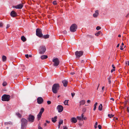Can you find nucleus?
<instances>
[{"instance_id":"nucleus-16","label":"nucleus","mask_w":129,"mask_h":129,"mask_svg":"<svg viewBox=\"0 0 129 129\" xmlns=\"http://www.w3.org/2000/svg\"><path fill=\"white\" fill-rule=\"evenodd\" d=\"M57 118V116H55L54 118L53 117L51 118V120L53 123H55L57 121L56 119Z\"/></svg>"},{"instance_id":"nucleus-44","label":"nucleus","mask_w":129,"mask_h":129,"mask_svg":"<svg viewBox=\"0 0 129 129\" xmlns=\"http://www.w3.org/2000/svg\"><path fill=\"white\" fill-rule=\"evenodd\" d=\"M3 25V24L2 22L0 23V27H2Z\"/></svg>"},{"instance_id":"nucleus-30","label":"nucleus","mask_w":129,"mask_h":129,"mask_svg":"<svg viewBox=\"0 0 129 129\" xmlns=\"http://www.w3.org/2000/svg\"><path fill=\"white\" fill-rule=\"evenodd\" d=\"M16 114L20 118L21 117V115L19 113H16Z\"/></svg>"},{"instance_id":"nucleus-49","label":"nucleus","mask_w":129,"mask_h":129,"mask_svg":"<svg viewBox=\"0 0 129 129\" xmlns=\"http://www.w3.org/2000/svg\"><path fill=\"white\" fill-rule=\"evenodd\" d=\"M87 119V118L86 117H84L83 118H82V120H86Z\"/></svg>"},{"instance_id":"nucleus-2","label":"nucleus","mask_w":129,"mask_h":129,"mask_svg":"<svg viewBox=\"0 0 129 129\" xmlns=\"http://www.w3.org/2000/svg\"><path fill=\"white\" fill-rule=\"evenodd\" d=\"M59 88V85L58 84H53L52 89L53 92L54 93H57Z\"/></svg>"},{"instance_id":"nucleus-5","label":"nucleus","mask_w":129,"mask_h":129,"mask_svg":"<svg viewBox=\"0 0 129 129\" xmlns=\"http://www.w3.org/2000/svg\"><path fill=\"white\" fill-rule=\"evenodd\" d=\"M46 50V47L45 46H40L39 50V52L40 54H44Z\"/></svg>"},{"instance_id":"nucleus-63","label":"nucleus","mask_w":129,"mask_h":129,"mask_svg":"<svg viewBox=\"0 0 129 129\" xmlns=\"http://www.w3.org/2000/svg\"><path fill=\"white\" fill-rule=\"evenodd\" d=\"M29 55L28 54H26L25 55V56H29Z\"/></svg>"},{"instance_id":"nucleus-3","label":"nucleus","mask_w":129,"mask_h":129,"mask_svg":"<svg viewBox=\"0 0 129 129\" xmlns=\"http://www.w3.org/2000/svg\"><path fill=\"white\" fill-rule=\"evenodd\" d=\"M10 99V96L8 94H4L2 97V100L3 101H8Z\"/></svg>"},{"instance_id":"nucleus-15","label":"nucleus","mask_w":129,"mask_h":129,"mask_svg":"<svg viewBox=\"0 0 129 129\" xmlns=\"http://www.w3.org/2000/svg\"><path fill=\"white\" fill-rule=\"evenodd\" d=\"M77 121V119L75 117H72L71 119V122H72L76 123Z\"/></svg>"},{"instance_id":"nucleus-54","label":"nucleus","mask_w":129,"mask_h":129,"mask_svg":"<svg viewBox=\"0 0 129 129\" xmlns=\"http://www.w3.org/2000/svg\"><path fill=\"white\" fill-rule=\"evenodd\" d=\"M75 74V73L74 72H72L70 74L71 75H73L74 74Z\"/></svg>"},{"instance_id":"nucleus-56","label":"nucleus","mask_w":129,"mask_h":129,"mask_svg":"<svg viewBox=\"0 0 129 129\" xmlns=\"http://www.w3.org/2000/svg\"><path fill=\"white\" fill-rule=\"evenodd\" d=\"M112 67L113 69H115V67H114V65L113 64L112 65Z\"/></svg>"},{"instance_id":"nucleus-10","label":"nucleus","mask_w":129,"mask_h":129,"mask_svg":"<svg viewBox=\"0 0 129 129\" xmlns=\"http://www.w3.org/2000/svg\"><path fill=\"white\" fill-rule=\"evenodd\" d=\"M37 102L38 104H41L43 103L44 100L42 97H39L37 99Z\"/></svg>"},{"instance_id":"nucleus-7","label":"nucleus","mask_w":129,"mask_h":129,"mask_svg":"<svg viewBox=\"0 0 129 129\" xmlns=\"http://www.w3.org/2000/svg\"><path fill=\"white\" fill-rule=\"evenodd\" d=\"M36 35L39 37H41L43 36L41 30L39 28H37L36 30Z\"/></svg>"},{"instance_id":"nucleus-47","label":"nucleus","mask_w":129,"mask_h":129,"mask_svg":"<svg viewBox=\"0 0 129 129\" xmlns=\"http://www.w3.org/2000/svg\"><path fill=\"white\" fill-rule=\"evenodd\" d=\"M63 129H68V127L66 126H63Z\"/></svg>"},{"instance_id":"nucleus-35","label":"nucleus","mask_w":129,"mask_h":129,"mask_svg":"<svg viewBox=\"0 0 129 129\" xmlns=\"http://www.w3.org/2000/svg\"><path fill=\"white\" fill-rule=\"evenodd\" d=\"M7 84V83L5 81L3 83V85L4 86H6Z\"/></svg>"},{"instance_id":"nucleus-8","label":"nucleus","mask_w":129,"mask_h":129,"mask_svg":"<svg viewBox=\"0 0 129 129\" xmlns=\"http://www.w3.org/2000/svg\"><path fill=\"white\" fill-rule=\"evenodd\" d=\"M35 118V117L34 116L30 114L29 115L27 119L29 122H32L34 121Z\"/></svg>"},{"instance_id":"nucleus-40","label":"nucleus","mask_w":129,"mask_h":129,"mask_svg":"<svg viewBox=\"0 0 129 129\" xmlns=\"http://www.w3.org/2000/svg\"><path fill=\"white\" fill-rule=\"evenodd\" d=\"M125 64H128V65L129 66V60L128 61H125Z\"/></svg>"},{"instance_id":"nucleus-58","label":"nucleus","mask_w":129,"mask_h":129,"mask_svg":"<svg viewBox=\"0 0 129 129\" xmlns=\"http://www.w3.org/2000/svg\"><path fill=\"white\" fill-rule=\"evenodd\" d=\"M47 123H45L44 124V126H47Z\"/></svg>"},{"instance_id":"nucleus-59","label":"nucleus","mask_w":129,"mask_h":129,"mask_svg":"<svg viewBox=\"0 0 129 129\" xmlns=\"http://www.w3.org/2000/svg\"><path fill=\"white\" fill-rule=\"evenodd\" d=\"M110 100H112L113 101H114V99L113 98H111L110 99Z\"/></svg>"},{"instance_id":"nucleus-11","label":"nucleus","mask_w":129,"mask_h":129,"mask_svg":"<svg viewBox=\"0 0 129 129\" xmlns=\"http://www.w3.org/2000/svg\"><path fill=\"white\" fill-rule=\"evenodd\" d=\"M57 108L59 112H61L63 110V106L61 105H58L57 106Z\"/></svg>"},{"instance_id":"nucleus-14","label":"nucleus","mask_w":129,"mask_h":129,"mask_svg":"<svg viewBox=\"0 0 129 129\" xmlns=\"http://www.w3.org/2000/svg\"><path fill=\"white\" fill-rule=\"evenodd\" d=\"M62 83L63 84V85L64 87H66L67 86L68 81L66 80H63L62 81Z\"/></svg>"},{"instance_id":"nucleus-53","label":"nucleus","mask_w":129,"mask_h":129,"mask_svg":"<svg viewBox=\"0 0 129 129\" xmlns=\"http://www.w3.org/2000/svg\"><path fill=\"white\" fill-rule=\"evenodd\" d=\"M115 71V69H112L111 70V72L112 73L114 71Z\"/></svg>"},{"instance_id":"nucleus-27","label":"nucleus","mask_w":129,"mask_h":129,"mask_svg":"<svg viewBox=\"0 0 129 129\" xmlns=\"http://www.w3.org/2000/svg\"><path fill=\"white\" fill-rule=\"evenodd\" d=\"M111 78V77L110 76L108 78V83L109 84H110L111 83V81L110 80V79Z\"/></svg>"},{"instance_id":"nucleus-24","label":"nucleus","mask_w":129,"mask_h":129,"mask_svg":"<svg viewBox=\"0 0 129 129\" xmlns=\"http://www.w3.org/2000/svg\"><path fill=\"white\" fill-rule=\"evenodd\" d=\"M97 104L98 103L97 102L95 103L94 104V108L93 109L94 111H95L96 110Z\"/></svg>"},{"instance_id":"nucleus-46","label":"nucleus","mask_w":129,"mask_h":129,"mask_svg":"<svg viewBox=\"0 0 129 129\" xmlns=\"http://www.w3.org/2000/svg\"><path fill=\"white\" fill-rule=\"evenodd\" d=\"M13 57H10L9 59L13 61V59H14Z\"/></svg>"},{"instance_id":"nucleus-37","label":"nucleus","mask_w":129,"mask_h":129,"mask_svg":"<svg viewBox=\"0 0 129 129\" xmlns=\"http://www.w3.org/2000/svg\"><path fill=\"white\" fill-rule=\"evenodd\" d=\"M101 29V27H100L99 26H97L96 28V29L97 30H100Z\"/></svg>"},{"instance_id":"nucleus-36","label":"nucleus","mask_w":129,"mask_h":129,"mask_svg":"<svg viewBox=\"0 0 129 129\" xmlns=\"http://www.w3.org/2000/svg\"><path fill=\"white\" fill-rule=\"evenodd\" d=\"M48 57H40V58L41 59H46L48 58Z\"/></svg>"},{"instance_id":"nucleus-45","label":"nucleus","mask_w":129,"mask_h":129,"mask_svg":"<svg viewBox=\"0 0 129 129\" xmlns=\"http://www.w3.org/2000/svg\"><path fill=\"white\" fill-rule=\"evenodd\" d=\"M47 103L49 105L51 103V102L49 101H47Z\"/></svg>"},{"instance_id":"nucleus-61","label":"nucleus","mask_w":129,"mask_h":129,"mask_svg":"<svg viewBox=\"0 0 129 129\" xmlns=\"http://www.w3.org/2000/svg\"><path fill=\"white\" fill-rule=\"evenodd\" d=\"M119 46V44H118L117 45V46H116V47L117 48H118Z\"/></svg>"},{"instance_id":"nucleus-55","label":"nucleus","mask_w":129,"mask_h":129,"mask_svg":"<svg viewBox=\"0 0 129 129\" xmlns=\"http://www.w3.org/2000/svg\"><path fill=\"white\" fill-rule=\"evenodd\" d=\"M90 101L89 100H88L87 101V103H90Z\"/></svg>"},{"instance_id":"nucleus-1","label":"nucleus","mask_w":129,"mask_h":129,"mask_svg":"<svg viewBox=\"0 0 129 129\" xmlns=\"http://www.w3.org/2000/svg\"><path fill=\"white\" fill-rule=\"evenodd\" d=\"M21 129H26L27 124L28 121L24 118L21 119Z\"/></svg>"},{"instance_id":"nucleus-38","label":"nucleus","mask_w":129,"mask_h":129,"mask_svg":"<svg viewBox=\"0 0 129 129\" xmlns=\"http://www.w3.org/2000/svg\"><path fill=\"white\" fill-rule=\"evenodd\" d=\"M52 3L54 5H56L57 4V2L56 1H53V2Z\"/></svg>"},{"instance_id":"nucleus-20","label":"nucleus","mask_w":129,"mask_h":129,"mask_svg":"<svg viewBox=\"0 0 129 129\" xmlns=\"http://www.w3.org/2000/svg\"><path fill=\"white\" fill-rule=\"evenodd\" d=\"M102 104H101L99 107L98 109L100 111H101L102 110Z\"/></svg>"},{"instance_id":"nucleus-57","label":"nucleus","mask_w":129,"mask_h":129,"mask_svg":"<svg viewBox=\"0 0 129 129\" xmlns=\"http://www.w3.org/2000/svg\"><path fill=\"white\" fill-rule=\"evenodd\" d=\"M84 115H83V114H82L81 115V117L82 118L84 117Z\"/></svg>"},{"instance_id":"nucleus-29","label":"nucleus","mask_w":129,"mask_h":129,"mask_svg":"<svg viewBox=\"0 0 129 129\" xmlns=\"http://www.w3.org/2000/svg\"><path fill=\"white\" fill-rule=\"evenodd\" d=\"M101 33V31H99L98 33L95 34V35L96 36H98Z\"/></svg>"},{"instance_id":"nucleus-41","label":"nucleus","mask_w":129,"mask_h":129,"mask_svg":"<svg viewBox=\"0 0 129 129\" xmlns=\"http://www.w3.org/2000/svg\"><path fill=\"white\" fill-rule=\"evenodd\" d=\"M98 127L99 128V129H101L102 128V126H101V125L99 124V125L98 126Z\"/></svg>"},{"instance_id":"nucleus-64","label":"nucleus","mask_w":129,"mask_h":129,"mask_svg":"<svg viewBox=\"0 0 129 129\" xmlns=\"http://www.w3.org/2000/svg\"><path fill=\"white\" fill-rule=\"evenodd\" d=\"M61 124H59L58 125V128H59L60 127V125Z\"/></svg>"},{"instance_id":"nucleus-23","label":"nucleus","mask_w":129,"mask_h":129,"mask_svg":"<svg viewBox=\"0 0 129 129\" xmlns=\"http://www.w3.org/2000/svg\"><path fill=\"white\" fill-rule=\"evenodd\" d=\"M42 114L40 113H39V114H38L37 116L38 117V120H40V118H41V116H42Z\"/></svg>"},{"instance_id":"nucleus-4","label":"nucleus","mask_w":129,"mask_h":129,"mask_svg":"<svg viewBox=\"0 0 129 129\" xmlns=\"http://www.w3.org/2000/svg\"><path fill=\"white\" fill-rule=\"evenodd\" d=\"M52 61L53 63V65L54 66L57 67L59 65L60 61L58 58H53Z\"/></svg>"},{"instance_id":"nucleus-6","label":"nucleus","mask_w":129,"mask_h":129,"mask_svg":"<svg viewBox=\"0 0 129 129\" xmlns=\"http://www.w3.org/2000/svg\"><path fill=\"white\" fill-rule=\"evenodd\" d=\"M77 28V25L76 24H73L70 26V30L71 32H74L76 31Z\"/></svg>"},{"instance_id":"nucleus-9","label":"nucleus","mask_w":129,"mask_h":129,"mask_svg":"<svg viewBox=\"0 0 129 129\" xmlns=\"http://www.w3.org/2000/svg\"><path fill=\"white\" fill-rule=\"evenodd\" d=\"M83 53L82 51H77L75 52V55L76 56H82Z\"/></svg>"},{"instance_id":"nucleus-43","label":"nucleus","mask_w":129,"mask_h":129,"mask_svg":"<svg viewBox=\"0 0 129 129\" xmlns=\"http://www.w3.org/2000/svg\"><path fill=\"white\" fill-rule=\"evenodd\" d=\"M85 61H86V62H87V60H86V59L85 60H81V63H84L85 62Z\"/></svg>"},{"instance_id":"nucleus-62","label":"nucleus","mask_w":129,"mask_h":129,"mask_svg":"<svg viewBox=\"0 0 129 129\" xmlns=\"http://www.w3.org/2000/svg\"><path fill=\"white\" fill-rule=\"evenodd\" d=\"M98 125V122H96L95 124V125Z\"/></svg>"},{"instance_id":"nucleus-50","label":"nucleus","mask_w":129,"mask_h":129,"mask_svg":"<svg viewBox=\"0 0 129 129\" xmlns=\"http://www.w3.org/2000/svg\"><path fill=\"white\" fill-rule=\"evenodd\" d=\"M46 123H47L48 124H49L50 123V121H49L46 120Z\"/></svg>"},{"instance_id":"nucleus-12","label":"nucleus","mask_w":129,"mask_h":129,"mask_svg":"<svg viewBox=\"0 0 129 129\" xmlns=\"http://www.w3.org/2000/svg\"><path fill=\"white\" fill-rule=\"evenodd\" d=\"M23 6V5L22 4H18L16 6H14L13 8H15L17 9H21L22 8Z\"/></svg>"},{"instance_id":"nucleus-25","label":"nucleus","mask_w":129,"mask_h":129,"mask_svg":"<svg viewBox=\"0 0 129 129\" xmlns=\"http://www.w3.org/2000/svg\"><path fill=\"white\" fill-rule=\"evenodd\" d=\"M69 100H66L64 101L63 102L65 105H68V102Z\"/></svg>"},{"instance_id":"nucleus-21","label":"nucleus","mask_w":129,"mask_h":129,"mask_svg":"<svg viewBox=\"0 0 129 129\" xmlns=\"http://www.w3.org/2000/svg\"><path fill=\"white\" fill-rule=\"evenodd\" d=\"M49 35H46L42 36L43 38L45 39H47L49 38Z\"/></svg>"},{"instance_id":"nucleus-22","label":"nucleus","mask_w":129,"mask_h":129,"mask_svg":"<svg viewBox=\"0 0 129 129\" xmlns=\"http://www.w3.org/2000/svg\"><path fill=\"white\" fill-rule=\"evenodd\" d=\"M44 108H42L40 109L39 113L42 114V113L44 112Z\"/></svg>"},{"instance_id":"nucleus-18","label":"nucleus","mask_w":129,"mask_h":129,"mask_svg":"<svg viewBox=\"0 0 129 129\" xmlns=\"http://www.w3.org/2000/svg\"><path fill=\"white\" fill-rule=\"evenodd\" d=\"M85 103V101L84 100H82L80 102V105H84Z\"/></svg>"},{"instance_id":"nucleus-31","label":"nucleus","mask_w":129,"mask_h":129,"mask_svg":"<svg viewBox=\"0 0 129 129\" xmlns=\"http://www.w3.org/2000/svg\"><path fill=\"white\" fill-rule=\"evenodd\" d=\"M108 116L109 117L111 118L112 117H113L114 116V115L112 114H109L108 115Z\"/></svg>"},{"instance_id":"nucleus-39","label":"nucleus","mask_w":129,"mask_h":129,"mask_svg":"<svg viewBox=\"0 0 129 129\" xmlns=\"http://www.w3.org/2000/svg\"><path fill=\"white\" fill-rule=\"evenodd\" d=\"M86 109L85 108H83L82 110V111L84 112H85L86 111Z\"/></svg>"},{"instance_id":"nucleus-52","label":"nucleus","mask_w":129,"mask_h":129,"mask_svg":"<svg viewBox=\"0 0 129 129\" xmlns=\"http://www.w3.org/2000/svg\"><path fill=\"white\" fill-rule=\"evenodd\" d=\"M63 33L64 34H67V32L66 31V30H64V31H63Z\"/></svg>"},{"instance_id":"nucleus-26","label":"nucleus","mask_w":129,"mask_h":129,"mask_svg":"<svg viewBox=\"0 0 129 129\" xmlns=\"http://www.w3.org/2000/svg\"><path fill=\"white\" fill-rule=\"evenodd\" d=\"M7 60V57H2V60L3 62Z\"/></svg>"},{"instance_id":"nucleus-60","label":"nucleus","mask_w":129,"mask_h":129,"mask_svg":"<svg viewBox=\"0 0 129 129\" xmlns=\"http://www.w3.org/2000/svg\"><path fill=\"white\" fill-rule=\"evenodd\" d=\"M38 129H42V128L41 126L38 127Z\"/></svg>"},{"instance_id":"nucleus-17","label":"nucleus","mask_w":129,"mask_h":129,"mask_svg":"<svg viewBox=\"0 0 129 129\" xmlns=\"http://www.w3.org/2000/svg\"><path fill=\"white\" fill-rule=\"evenodd\" d=\"M99 15L98 11L96 10L95 11V13L93 14V16L94 17H96Z\"/></svg>"},{"instance_id":"nucleus-33","label":"nucleus","mask_w":129,"mask_h":129,"mask_svg":"<svg viewBox=\"0 0 129 129\" xmlns=\"http://www.w3.org/2000/svg\"><path fill=\"white\" fill-rule=\"evenodd\" d=\"M21 66V68H22L23 70H24L25 68V66L23 64H22Z\"/></svg>"},{"instance_id":"nucleus-13","label":"nucleus","mask_w":129,"mask_h":129,"mask_svg":"<svg viewBox=\"0 0 129 129\" xmlns=\"http://www.w3.org/2000/svg\"><path fill=\"white\" fill-rule=\"evenodd\" d=\"M10 15L11 16L13 17H15L17 15L16 13L14 11H12L11 12Z\"/></svg>"},{"instance_id":"nucleus-28","label":"nucleus","mask_w":129,"mask_h":129,"mask_svg":"<svg viewBox=\"0 0 129 129\" xmlns=\"http://www.w3.org/2000/svg\"><path fill=\"white\" fill-rule=\"evenodd\" d=\"M4 124L5 125H7L8 124H12V122L10 121L7 122H5Z\"/></svg>"},{"instance_id":"nucleus-48","label":"nucleus","mask_w":129,"mask_h":129,"mask_svg":"<svg viewBox=\"0 0 129 129\" xmlns=\"http://www.w3.org/2000/svg\"><path fill=\"white\" fill-rule=\"evenodd\" d=\"M10 26V25L9 24H7L6 27V28L7 29L9 28Z\"/></svg>"},{"instance_id":"nucleus-42","label":"nucleus","mask_w":129,"mask_h":129,"mask_svg":"<svg viewBox=\"0 0 129 129\" xmlns=\"http://www.w3.org/2000/svg\"><path fill=\"white\" fill-rule=\"evenodd\" d=\"M71 94L72 96L73 97L74 96V95L75 94V93L74 92L72 93H71Z\"/></svg>"},{"instance_id":"nucleus-19","label":"nucleus","mask_w":129,"mask_h":129,"mask_svg":"<svg viewBox=\"0 0 129 129\" xmlns=\"http://www.w3.org/2000/svg\"><path fill=\"white\" fill-rule=\"evenodd\" d=\"M21 39L23 42L26 41V40L25 37L24 36H22L21 37Z\"/></svg>"},{"instance_id":"nucleus-34","label":"nucleus","mask_w":129,"mask_h":129,"mask_svg":"<svg viewBox=\"0 0 129 129\" xmlns=\"http://www.w3.org/2000/svg\"><path fill=\"white\" fill-rule=\"evenodd\" d=\"M77 118L78 120H82V118L81 117V116H77Z\"/></svg>"},{"instance_id":"nucleus-32","label":"nucleus","mask_w":129,"mask_h":129,"mask_svg":"<svg viewBox=\"0 0 129 129\" xmlns=\"http://www.w3.org/2000/svg\"><path fill=\"white\" fill-rule=\"evenodd\" d=\"M63 120H60L59 121L58 123L59 124H62L63 123Z\"/></svg>"},{"instance_id":"nucleus-51","label":"nucleus","mask_w":129,"mask_h":129,"mask_svg":"<svg viewBox=\"0 0 129 129\" xmlns=\"http://www.w3.org/2000/svg\"><path fill=\"white\" fill-rule=\"evenodd\" d=\"M120 49L121 50H122L123 49V46H121Z\"/></svg>"}]
</instances>
